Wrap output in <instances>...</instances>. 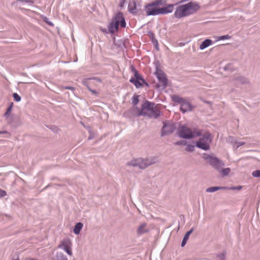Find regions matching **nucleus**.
Wrapping results in <instances>:
<instances>
[{
  "instance_id": "nucleus-1",
  "label": "nucleus",
  "mask_w": 260,
  "mask_h": 260,
  "mask_svg": "<svg viewBox=\"0 0 260 260\" xmlns=\"http://www.w3.org/2000/svg\"><path fill=\"white\" fill-rule=\"evenodd\" d=\"M200 8L199 4L196 2H189L186 4L178 6L174 12L175 18L180 19L195 13Z\"/></svg>"
},
{
  "instance_id": "nucleus-2",
  "label": "nucleus",
  "mask_w": 260,
  "mask_h": 260,
  "mask_svg": "<svg viewBox=\"0 0 260 260\" xmlns=\"http://www.w3.org/2000/svg\"><path fill=\"white\" fill-rule=\"evenodd\" d=\"M133 113L136 116H148L150 117L157 118L160 113L159 110L154 104L149 102H145L142 105L141 109L137 107H134Z\"/></svg>"
},
{
  "instance_id": "nucleus-3",
  "label": "nucleus",
  "mask_w": 260,
  "mask_h": 260,
  "mask_svg": "<svg viewBox=\"0 0 260 260\" xmlns=\"http://www.w3.org/2000/svg\"><path fill=\"white\" fill-rule=\"evenodd\" d=\"M119 25L123 28L126 26L125 19L121 12L117 13L112 19V21L108 26V30L111 34H114L118 30Z\"/></svg>"
},
{
  "instance_id": "nucleus-4",
  "label": "nucleus",
  "mask_w": 260,
  "mask_h": 260,
  "mask_svg": "<svg viewBox=\"0 0 260 260\" xmlns=\"http://www.w3.org/2000/svg\"><path fill=\"white\" fill-rule=\"evenodd\" d=\"M179 134L180 137L182 138L190 139L201 136L202 132L196 129H194L192 131L189 128L183 126L181 127Z\"/></svg>"
},
{
  "instance_id": "nucleus-5",
  "label": "nucleus",
  "mask_w": 260,
  "mask_h": 260,
  "mask_svg": "<svg viewBox=\"0 0 260 260\" xmlns=\"http://www.w3.org/2000/svg\"><path fill=\"white\" fill-rule=\"evenodd\" d=\"M210 134L205 132L203 135V137L200 138L197 142V146L205 150H208L210 148L209 144L211 141Z\"/></svg>"
},
{
  "instance_id": "nucleus-6",
  "label": "nucleus",
  "mask_w": 260,
  "mask_h": 260,
  "mask_svg": "<svg viewBox=\"0 0 260 260\" xmlns=\"http://www.w3.org/2000/svg\"><path fill=\"white\" fill-rule=\"evenodd\" d=\"M173 101L179 103L181 105V111L185 113L191 110V106L190 103L185 99L182 98L177 95H174L172 96Z\"/></svg>"
},
{
  "instance_id": "nucleus-7",
  "label": "nucleus",
  "mask_w": 260,
  "mask_h": 260,
  "mask_svg": "<svg viewBox=\"0 0 260 260\" xmlns=\"http://www.w3.org/2000/svg\"><path fill=\"white\" fill-rule=\"evenodd\" d=\"M161 2L156 1L147 4L145 7V11L147 15H157L159 14V8H157Z\"/></svg>"
},
{
  "instance_id": "nucleus-8",
  "label": "nucleus",
  "mask_w": 260,
  "mask_h": 260,
  "mask_svg": "<svg viewBox=\"0 0 260 260\" xmlns=\"http://www.w3.org/2000/svg\"><path fill=\"white\" fill-rule=\"evenodd\" d=\"M204 158L208 163L213 166L217 170H219L224 165L222 161L212 155L206 154L204 155Z\"/></svg>"
},
{
  "instance_id": "nucleus-9",
  "label": "nucleus",
  "mask_w": 260,
  "mask_h": 260,
  "mask_svg": "<svg viewBox=\"0 0 260 260\" xmlns=\"http://www.w3.org/2000/svg\"><path fill=\"white\" fill-rule=\"evenodd\" d=\"M72 246V242L69 239H65L62 240L60 241L59 244L58 245V247L59 248L64 250L70 256H72L73 255Z\"/></svg>"
},
{
  "instance_id": "nucleus-10",
  "label": "nucleus",
  "mask_w": 260,
  "mask_h": 260,
  "mask_svg": "<svg viewBox=\"0 0 260 260\" xmlns=\"http://www.w3.org/2000/svg\"><path fill=\"white\" fill-rule=\"evenodd\" d=\"M153 162L149 160H143L142 158H138L132 160L129 165L134 167H139L141 169H144L148 166L151 165Z\"/></svg>"
},
{
  "instance_id": "nucleus-11",
  "label": "nucleus",
  "mask_w": 260,
  "mask_h": 260,
  "mask_svg": "<svg viewBox=\"0 0 260 260\" xmlns=\"http://www.w3.org/2000/svg\"><path fill=\"white\" fill-rule=\"evenodd\" d=\"M155 74L161 84V85L164 87H166L168 83V80L165 73L161 70L157 69Z\"/></svg>"
},
{
  "instance_id": "nucleus-12",
  "label": "nucleus",
  "mask_w": 260,
  "mask_h": 260,
  "mask_svg": "<svg viewBox=\"0 0 260 260\" xmlns=\"http://www.w3.org/2000/svg\"><path fill=\"white\" fill-rule=\"evenodd\" d=\"M174 6L173 4H170L166 7L159 8V14H165L172 12L174 9Z\"/></svg>"
},
{
  "instance_id": "nucleus-13",
  "label": "nucleus",
  "mask_w": 260,
  "mask_h": 260,
  "mask_svg": "<svg viewBox=\"0 0 260 260\" xmlns=\"http://www.w3.org/2000/svg\"><path fill=\"white\" fill-rule=\"evenodd\" d=\"M212 43V40L210 39H206L204 42H203L200 46V49L201 50H203L205 48L208 47L210 45H211Z\"/></svg>"
},
{
  "instance_id": "nucleus-14",
  "label": "nucleus",
  "mask_w": 260,
  "mask_h": 260,
  "mask_svg": "<svg viewBox=\"0 0 260 260\" xmlns=\"http://www.w3.org/2000/svg\"><path fill=\"white\" fill-rule=\"evenodd\" d=\"M129 81L133 83L137 88H139L142 86V82L140 80L135 79V78H132L130 79Z\"/></svg>"
},
{
  "instance_id": "nucleus-15",
  "label": "nucleus",
  "mask_w": 260,
  "mask_h": 260,
  "mask_svg": "<svg viewBox=\"0 0 260 260\" xmlns=\"http://www.w3.org/2000/svg\"><path fill=\"white\" fill-rule=\"evenodd\" d=\"M192 231H193V229H191L189 231L187 232L186 233V234L185 235L184 238L182 241V243H181L182 247H183L186 244V243L189 238V235H190L191 233H192Z\"/></svg>"
},
{
  "instance_id": "nucleus-16",
  "label": "nucleus",
  "mask_w": 260,
  "mask_h": 260,
  "mask_svg": "<svg viewBox=\"0 0 260 260\" xmlns=\"http://www.w3.org/2000/svg\"><path fill=\"white\" fill-rule=\"evenodd\" d=\"M13 107V103L12 102H11L10 103L9 106L6 112L5 113V116L7 118H9L10 116L11 112L12 111Z\"/></svg>"
},
{
  "instance_id": "nucleus-17",
  "label": "nucleus",
  "mask_w": 260,
  "mask_h": 260,
  "mask_svg": "<svg viewBox=\"0 0 260 260\" xmlns=\"http://www.w3.org/2000/svg\"><path fill=\"white\" fill-rule=\"evenodd\" d=\"M224 188H225V187H217V186L211 187H209V188H207L206 191V192H212L217 191L219 189H224Z\"/></svg>"
},
{
  "instance_id": "nucleus-18",
  "label": "nucleus",
  "mask_w": 260,
  "mask_h": 260,
  "mask_svg": "<svg viewBox=\"0 0 260 260\" xmlns=\"http://www.w3.org/2000/svg\"><path fill=\"white\" fill-rule=\"evenodd\" d=\"M54 260H68L66 255L62 253H57L56 255V258Z\"/></svg>"
},
{
  "instance_id": "nucleus-19",
  "label": "nucleus",
  "mask_w": 260,
  "mask_h": 260,
  "mask_svg": "<svg viewBox=\"0 0 260 260\" xmlns=\"http://www.w3.org/2000/svg\"><path fill=\"white\" fill-rule=\"evenodd\" d=\"M129 12L134 13L136 9V4L135 2L130 3L128 6Z\"/></svg>"
},
{
  "instance_id": "nucleus-20",
  "label": "nucleus",
  "mask_w": 260,
  "mask_h": 260,
  "mask_svg": "<svg viewBox=\"0 0 260 260\" xmlns=\"http://www.w3.org/2000/svg\"><path fill=\"white\" fill-rule=\"evenodd\" d=\"M134 75L135 77V79L140 80L141 82L144 83H146L147 85V83L145 82V80L143 79L142 76L139 74L137 71L136 70H134Z\"/></svg>"
},
{
  "instance_id": "nucleus-21",
  "label": "nucleus",
  "mask_w": 260,
  "mask_h": 260,
  "mask_svg": "<svg viewBox=\"0 0 260 260\" xmlns=\"http://www.w3.org/2000/svg\"><path fill=\"white\" fill-rule=\"evenodd\" d=\"M139 102V95H135L133 98L132 103L134 106L138 104Z\"/></svg>"
},
{
  "instance_id": "nucleus-22",
  "label": "nucleus",
  "mask_w": 260,
  "mask_h": 260,
  "mask_svg": "<svg viewBox=\"0 0 260 260\" xmlns=\"http://www.w3.org/2000/svg\"><path fill=\"white\" fill-rule=\"evenodd\" d=\"M231 38V37L229 35H224L220 37H218L217 38V41L218 40H226V39H230Z\"/></svg>"
},
{
  "instance_id": "nucleus-23",
  "label": "nucleus",
  "mask_w": 260,
  "mask_h": 260,
  "mask_svg": "<svg viewBox=\"0 0 260 260\" xmlns=\"http://www.w3.org/2000/svg\"><path fill=\"white\" fill-rule=\"evenodd\" d=\"M13 96L14 98V99L16 102H19L21 100V97L17 93H14L13 94Z\"/></svg>"
},
{
  "instance_id": "nucleus-24",
  "label": "nucleus",
  "mask_w": 260,
  "mask_h": 260,
  "mask_svg": "<svg viewBox=\"0 0 260 260\" xmlns=\"http://www.w3.org/2000/svg\"><path fill=\"white\" fill-rule=\"evenodd\" d=\"M231 171L230 168H226L222 170V174L223 175H228Z\"/></svg>"
},
{
  "instance_id": "nucleus-25",
  "label": "nucleus",
  "mask_w": 260,
  "mask_h": 260,
  "mask_svg": "<svg viewBox=\"0 0 260 260\" xmlns=\"http://www.w3.org/2000/svg\"><path fill=\"white\" fill-rule=\"evenodd\" d=\"M252 176L254 177H260V170H256L252 172Z\"/></svg>"
},
{
  "instance_id": "nucleus-26",
  "label": "nucleus",
  "mask_w": 260,
  "mask_h": 260,
  "mask_svg": "<svg viewBox=\"0 0 260 260\" xmlns=\"http://www.w3.org/2000/svg\"><path fill=\"white\" fill-rule=\"evenodd\" d=\"M194 145H188L186 147V150L187 151H192L194 150Z\"/></svg>"
},
{
  "instance_id": "nucleus-27",
  "label": "nucleus",
  "mask_w": 260,
  "mask_h": 260,
  "mask_svg": "<svg viewBox=\"0 0 260 260\" xmlns=\"http://www.w3.org/2000/svg\"><path fill=\"white\" fill-rule=\"evenodd\" d=\"M81 229H74V233L77 235L79 234L80 232Z\"/></svg>"
},
{
  "instance_id": "nucleus-28",
  "label": "nucleus",
  "mask_w": 260,
  "mask_h": 260,
  "mask_svg": "<svg viewBox=\"0 0 260 260\" xmlns=\"http://www.w3.org/2000/svg\"><path fill=\"white\" fill-rule=\"evenodd\" d=\"M83 226V225L81 222H78L76 224L75 228H82Z\"/></svg>"
},
{
  "instance_id": "nucleus-29",
  "label": "nucleus",
  "mask_w": 260,
  "mask_h": 260,
  "mask_svg": "<svg viewBox=\"0 0 260 260\" xmlns=\"http://www.w3.org/2000/svg\"><path fill=\"white\" fill-rule=\"evenodd\" d=\"M176 144L177 145H180V144H181V145H185V141H182L181 142H177L176 143Z\"/></svg>"
},
{
  "instance_id": "nucleus-30",
  "label": "nucleus",
  "mask_w": 260,
  "mask_h": 260,
  "mask_svg": "<svg viewBox=\"0 0 260 260\" xmlns=\"http://www.w3.org/2000/svg\"><path fill=\"white\" fill-rule=\"evenodd\" d=\"M6 195V192L4 190H1V197H4Z\"/></svg>"
},
{
  "instance_id": "nucleus-31",
  "label": "nucleus",
  "mask_w": 260,
  "mask_h": 260,
  "mask_svg": "<svg viewBox=\"0 0 260 260\" xmlns=\"http://www.w3.org/2000/svg\"><path fill=\"white\" fill-rule=\"evenodd\" d=\"M156 1H160V2H161V3L160 4V5L165 4L166 2H167L166 0H157Z\"/></svg>"
},
{
  "instance_id": "nucleus-32",
  "label": "nucleus",
  "mask_w": 260,
  "mask_h": 260,
  "mask_svg": "<svg viewBox=\"0 0 260 260\" xmlns=\"http://www.w3.org/2000/svg\"><path fill=\"white\" fill-rule=\"evenodd\" d=\"M241 188H242V186H241L232 188L233 189H238V190H240Z\"/></svg>"
},
{
  "instance_id": "nucleus-33",
  "label": "nucleus",
  "mask_w": 260,
  "mask_h": 260,
  "mask_svg": "<svg viewBox=\"0 0 260 260\" xmlns=\"http://www.w3.org/2000/svg\"><path fill=\"white\" fill-rule=\"evenodd\" d=\"M167 128V126L166 125H164L162 128V133H164L165 131H166V128Z\"/></svg>"
},
{
  "instance_id": "nucleus-34",
  "label": "nucleus",
  "mask_w": 260,
  "mask_h": 260,
  "mask_svg": "<svg viewBox=\"0 0 260 260\" xmlns=\"http://www.w3.org/2000/svg\"><path fill=\"white\" fill-rule=\"evenodd\" d=\"M73 88V87H67L66 88V89H72Z\"/></svg>"
},
{
  "instance_id": "nucleus-35",
  "label": "nucleus",
  "mask_w": 260,
  "mask_h": 260,
  "mask_svg": "<svg viewBox=\"0 0 260 260\" xmlns=\"http://www.w3.org/2000/svg\"><path fill=\"white\" fill-rule=\"evenodd\" d=\"M143 229H139V231H138V232H139V233H141L142 232H141V230H143Z\"/></svg>"
}]
</instances>
